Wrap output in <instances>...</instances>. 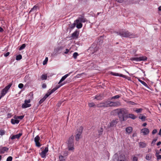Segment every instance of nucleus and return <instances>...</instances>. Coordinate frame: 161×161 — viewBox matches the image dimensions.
Instances as JSON below:
<instances>
[{
    "label": "nucleus",
    "mask_w": 161,
    "mask_h": 161,
    "mask_svg": "<svg viewBox=\"0 0 161 161\" xmlns=\"http://www.w3.org/2000/svg\"><path fill=\"white\" fill-rule=\"evenodd\" d=\"M133 161H137V158L136 157H133Z\"/></svg>",
    "instance_id": "13d9d810"
},
{
    "label": "nucleus",
    "mask_w": 161,
    "mask_h": 161,
    "mask_svg": "<svg viewBox=\"0 0 161 161\" xmlns=\"http://www.w3.org/2000/svg\"><path fill=\"white\" fill-rule=\"evenodd\" d=\"M146 117L144 116H140L139 117L140 119H142V121H145L146 119Z\"/></svg>",
    "instance_id": "58836bf2"
},
{
    "label": "nucleus",
    "mask_w": 161,
    "mask_h": 161,
    "mask_svg": "<svg viewBox=\"0 0 161 161\" xmlns=\"http://www.w3.org/2000/svg\"><path fill=\"white\" fill-rule=\"evenodd\" d=\"M103 98V96L102 94L97 95L95 96V99L97 100H100Z\"/></svg>",
    "instance_id": "412c9836"
},
{
    "label": "nucleus",
    "mask_w": 161,
    "mask_h": 161,
    "mask_svg": "<svg viewBox=\"0 0 161 161\" xmlns=\"http://www.w3.org/2000/svg\"><path fill=\"white\" fill-rule=\"evenodd\" d=\"M52 92L51 91L48 92L47 94H46L45 96H47V97H48L49 95H50V94H51Z\"/></svg>",
    "instance_id": "3c124183"
},
{
    "label": "nucleus",
    "mask_w": 161,
    "mask_h": 161,
    "mask_svg": "<svg viewBox=\"0 0 161 161\" xmlns=\"http://www.w3.org/2000/svg\"><path fill=\"white\" fill-rule=\"evenodd\" d=\"M25 44H23L20 47V48H19V50H21L23 49H24L25 47Z\"/></svg>",
    "instance_id": "e433bc0d"
},
{
    "label": "nucleus",
    "mask_w": 161,
    "mask_h": 161,
    "mask_svg": "<svg viewBox=\"0 0 161 161\" xmlns=\"http://www.w3.org/2000/svg\"><path fill=\"white\" fill-rule=\"evenodd\" d=\"M69 52V50L68 49H66V51L64 52L65 54H67Z\"/></svg>",
    "instance_id": "69168bd1"
},
{
    "label": "nucleus",
    "mask_w": 161,
    "mask_h": 161,
    "mask_svg": "<svg viewBox=\"0 0 161 161\" xmlns=\"http://www.w3.org/2000/svg\"><path fill=\"white\" fill-rule=\"evenodd\" d=\"M117 35H119L122 37L133 38L136 37V36L128 31H122L116 32Z\"/></svg>",
    "instance_id": "f03ea898"
},
{
    "label": "nucleus",
    "mask_w": 161,
    "mask_h": 161,
    "mask_svg": "<svg viewBox=\"0 0 161 161\" xmlns=\"http://www.w3.org/2000/svg\"><path fill=\"white\" fill-rule=\"evenodd\" d=\"M78 19L79 20V22H85L86 21V19L83 17H80L78 18Z\"/></svg>",
    "instance_id": "2f4dec72"
},
{
    "label": "nucleus",
    "mask_w": 161,
    "mask_h": 161,
    "mask_svg": "<svg viewBox=\"0 0 161 161\" xmlns=\"http://www.w3.org/2000/svg\"><path fill=\"white\" fill-rule=\"evenodd\" d=\"M47 97V96H45L41 99L40 100L39 102V104H41L42 103Z\"/></svg>",
    "instance_id": "c756f323"
},
{
    "label": "nucleus",
    "mask_w": 161,
    "mask_h": 161,
    "mask_svg": "<svg viewBox=\"0 0 161 161\" xmlns=\"http://www.w3.org/2000/svg\"><path fill=\"white\" fill-rule=\"evenodd\" d=\"M12 85V84H9L7 86H6L5 87V88L6 90H7V91H8V90L11 87V86Z\"/></svg>",
    "instance_id": "c03bdc74"
},
{
    "label": "nucleus",
    "mask_w": 161,
    "mask_h": 161,
    "mask_svg": "<svg viewBox=\"0 0 161 161\" xmlns=\"http://www.w3.org/2000/svg\"><path fill=\"white\" fill-rule=\"evenodd\" d=\"M12 157L11 156H9L8 157L7 159V161H12Z\"/></svg>",
    "instance_id": "de8ad7c7"
},
{
    "label": "nucleus",
    "mask_w": 161,
    "mask_h": 161,
    "mask_svg": "<svg viewBox=\"0 0 161 161\" xmlns=\"http://www.w3.org/2000/svg\"><path fill=\"white\" fill-rule=\"evenodd\" d=\"M75 23L76 25V27L78 29H80L82 27V24L79 22V19H76L75 21Z\"/></svg>",
    "instance_id": "2eb2a0df"
},
{
    "label": "nucleus",
    "mask_w": 161,
    "mask_h": 161,
    "mask_svg": "<svg viewBox=\"0 0 161 161\" xmlns=\"http://www.w3.org/2000/svg\"><path fill=\"white\" fill-rule=\"evenodd\" d=\"M48 147H46L45 148V149L40 153V155L42 158H44L45 157L46 154L48 152Z\"/></svg>",
    "instance_id": "1a4fd4ad"
},
{
    "label": "nucleus",
    "mask_w": 161,
    "mask_h": 161,
    "mask_svg": "<svg viewBox=\"0 0 161 161\" xmlns=\"http://www.w3.org/2000/svg\"><path fill=\"white\" fill-rule=\"evenodd\" d=\"M147 58L144 56H142L139 58H131L130 60L132 61H144L146 60Z\"/></svg>",
    "instance_id": "0eeeda50"
},
{
    "label": "nucleus",
    "mask_w": 161,
    "mask_h": 161,
    "mask_svg": "<svg viewBox=\"0 0 161 161\" xmlns=\"http://www.w3.org/2000/svg\"><path fill=\"white\" fill-rule=\"evenodd\" d=\"M117 161H126L125 155L123 154L120 155L118 157Z\"/></svg>",
    "instance_id": "9b49d317"
},
{
    "label": "nucleus",
    "mask_w": 161,
    "mask_h": 161,
    "mask_svg": "<svg viewBox=\"0 0 161 161\" xmlns=\"http://www.w3.org/2000/svg\"><path fill=\"white\" fill-rule=\"evenodd\" d=\"M67 144L69 150H73L74 149V136H72L69 138Z\"/></svg>",
    "instance_id": "7ed1b4c3"
},
{
    "label": "nucleus",
    "mask_w": 161,
    "mask_h": 161,
    "mask_svg": "<svg viewBox=\"0 0 161 161\" xmlns=\"http://www.w3.org/2000/svg\"><path fill=\"white\" fill-rule=\"evenodd\" d=\"M128 117L133 119H135L136 118V117L134 114H128Z\"/></svg>",
    "instance_id": "c85d7f7f"
},
{
    "label": "nucleus",
    "mask_w": 161,
    "mask_h": 161,
    "mask_svg": "<svg viewBox=\"0 0 161 161\" xmlns=\"http://www.w3.org/2000/svg\"><path fill=\"white\" fill-rule=\"evenodd\" d=\"M128 103L131 105H134L135 104V103L134 102H130V101L129 102H128Z\"/></svg>",
    "instance_id": "e2e57ef3"
},
{
    "label": "nucleus",
    "mask_w": 161,
    "mask_h": 161,
    "mask_svg": "<svg viewBox=\"0 0 161 161\" xmlns=\"http://www.w3.org/2000/svg\"><path fill=\"white\" fill-rule=\"evenodd\" d=\"M24 115H22L20 116H18L17 117L16 116H14V119H17V118H18L20 119H22L24 118Z\"/></svg>",
    "instance_id": "a19ab883"
},
{
    "label": "nucleus",
    "mask_w": 161,
    "mask_h": 161,
    "mask_svg": "<svg viewBox=\"0 0 161 161\" xmlns=\"http://www.w3.org/2000/svg\"><path fill=\"white\" fill-rule=\"evenodd\" d=\"M62 49V47H59L57 48L54 49V52L56 53L58 52L59 50Z\"/></svg>",
    "instance_id": "7c9ffc66"
},
{
    "label": "nucleus",
    "mask_w": 161,
    "mask_h": 161,
    "mask_svg": "<svg viewBox=\"0 0 161 161\" xmlns=\"http://www.w3.org/2000/svg\"><path fill=\"white\" fill-rule=\"evenodd\" d=\"M8 148L5 147H1L0 148V153H4L5 152H8Z\"/></svg>",
    "instance_id": "ddd939ff"
},
{
    "label": "nucleus",
    "mask_w": 161,
    "mask_h": 161,
    "mask_svg": "<svg viewBox=\"0 0 161 161\" xmlns=\"http://www.w3.org/2000/svg\"><path fill=\"white\" fill-rule=\"evenodd\" d=\"M111 74L115 76H120L123 77H125V75H123L122 74H119L118 73H114L112 72L111 73Z\"/></svg>",
    "instance_id": "b1692460"
},
{
    "label": "nucleus",
    "mask_w": 161,
    "mask_h": 161,
    "mask_svg": "<svg viewBox=\"0 0 161 161\" xmlns=\"http://www.w3.org/2000/svg\"><path fill=\"white\" fill-rule=\"evenodd\" d=\"M31 101V100L30 99L25 100L24 103L22 105V108H25L31 107V105L30 104Z\"/></svg>",
    "instance_id": "423d86ee"
},
{
    "label": "nucleus",
    "mask_w": 161,
    "mask_h": 161,
    "mask_svg": "<svg viewBox=\"0 0 161 161\" xmlns=\"http://www.w3.org/2000/svg\"><path fill=\"white\" fill-rule=\"evenodd\" d=\"M83 131V128L82 127H80L77 130L75 136L76 140L78 141L80 139L81 137V135Z\"/></svg>",
    "instance_id": "39448f33"
},
{
    "label": "nucleus",
    "mask_w": 161,
    "mask_h": 161,
    "mask_svg": "<svg viewBox=\"0 0 161 161\" xmlns=\"http://www.w3.org/2000/svg\"><path fill=\"white\" fill-rule=\"evenodd\" d=\"M161 144V142L159 141L157 143V146H159V145H160Z\"/></svg>",
    "instance_id": "774afa93"
},
{
    "label": "nucleus",
    "mask_w": 161,
    "mask_h": 161,
    "mask_svg": "<svg viewBox=\"0 0 161 161\" xmlns=\"http://www.w3.org/2000/svg\"><path fill=\"white\" fill-rule=\"evenodd\" d=\"M157 132V130L156 129H154L152 131V134H156Z\"/></svg>",
    "instance_id": "603ef678"
},
{
    "label": "nucleus",
    "mask_w": 161,
    "mask_h": 161,
    "mask_svg": "<svg viewBox=\"0 0 161 161\" xmlns=\"http://www.w3.org/2000/svg\"><path fill=\"white\" fill-rule=\"evenodd\" d=\"M126 132L128 134H130L132 131V128L131 127H128L126 129Z\"/></svg>",
    "instance_id": "4be33fe9"
},
{
    "label": "nucleus",
    "mask_w": 161,
    "mask_h": 161,
    "mask_svg": "<svg viewBox=\"0 0 161 161\" xmlns=\"http://www.w3.org/2000/svg\"><path fill=\"white\" fill-rule=\"evenodd\" d=\"M23 84H22V83H20L18 85V87L19 88H22L23 87Z\"/></svg>",
    "instance_id": "09e8293b"
},
{
    "label": "nucleus",
    "mask_w": 161,
    "mask_h": 161,
    "mask_svg": "<svg viewBox=\"0 0 161 161\" xmlns=\"http://www.w3.org/2000/svg\"><path fill=\"white\" fill-rule=\"evenodd\" d=\"M88 105L90 107H94L95 106V104L93 103H89Z\"/></svg>",
    "instance_id": "4c0bfd02"
},
{
    "label": "nucleus",
    "mask_w": 161,
    "mask_h": 161,
    "mask_svg": "<svg viewBox=\"0 0 161 161\" xmlns=\"http://www.w3.org/2000/svg\"><path fill=\"white\" fill-rule=\"evenodd\" d=\"M159 152L157 150V151H156V154H155V155L156 156L158 155H159Z\"/></svg>",
    "instance_id": "0e129e2a"
},
{
    "label": "nucleus",
    "mask_w": 161,
    "mask_h": 161,
    "mask_svg": "<svg viewBox=\"0 0 161 161\" xmlns=\"http://www.w3.org/2000/svg\"><path fill=\"white\" fill-rule=\"evenodd\" d=\"M9 54H10L9 52H8L7 53H6L5 54H4V56L5 57H7L9 55Z\"/></svg>",
    "instance_id": "6e6d98bb"
},
{
    "label": "nucleus",
    "mask_w": 161,
    "mask_h": 161,
    "mask_svg": "<svg viewBox=\"0 0 161 161\" xmlns=\"http://www.w3.org/2000/svg\"><path fill=\"white\" fill-rule=\"evenodd\" d=\"M78 53H77L75 52L74 53L73 55V57L75 59L78 56Z\"/></svg>",
    "instance_id": "49530a36"
},
{
    "label": "nucleus",
    "mask_w": 161,
    "mask_h": 161,
    "mask_svg": "<svg viewBox=\"0 0 161 161\" xmlns=\"http://www.w3.org/2000/svg\"><path fill=\"white\" fill-rule=\"evenodd\" d=\"M22 135V134L21 133H19L18 134L14 135L11 137V139L12 140H13L16 138L19 139Z\"/></svg>",
    "instance_id": "dca6fc26"
},
{
    "label": "nucleus",
    "mask_w": 161,
    "mask_h": 161,
    "mask_svg": "<svg viewBox=\"0 0 161 161\" xmlns=\"http://www.w3.org/2000/svg\"><path fill=\"white\" fill-rule=\"evenodd\" d=\"M22 58L21 55H19L16 57V59L17 60H19L21 59Z\"/></svg>",
    "instance_id": "f704fd0d"
},
{
    "label": "nucleus",
    "mask_w": 161,
    "mask_h": 161,
    "mask_svg": "<svg viewBox=\"0 0 161 161\" xmlns=\"http://www.w3.org/2000/svg\"><path fill=\"white\" fill-rule=\"evenodd\" d=\"M40 139V138L38 136H36L34 139V141L36 143V146L38 147H40L41 145L39 142Z\"/></svg>",
    "instance_id": "9d476101"
},
{
    "label": "nucleus",
    "mask_w": 161,
    "mask_h": 161,
    "mask_svg": "<svg viewBox=\"0 0 161 161\" xmlns=\"http://www.w3.org/2000/svg\"><path fill=\"white\" fill-rule=\"evenodd\" d=\"M97 107L99 108L107 107L106 101L103 103H101L99 104H97Z\"/></svg>",
    "instance_id": "f3484780"
},
{
    "label": "nucleus",
    "mask_w": 161,
    "mask_h": 161,
    "mask_svg": "<svg viewBox=\"0 0 161 161\" xmlns=\"http://www.w3.org/2000/svg\"><path fill=\"white\" fill-rule=\"evenodd\" d=\"M62 102H59L57 104V106L58 107H60L61 104Z\"/></svg>",
    "instance_id": "680f3d73"
},
{
    "label": "nucleus",
    "mask_w": 161,
    "mask_h": 161,
    "mask_svg": "<svg viewBox=\"0 0 161 161\" xmlns=\"http://www.w3.org/2000/svg\"><path fill=\"white\" fill-rule=\"evenodd\" d=\"M37 6H34L30 11V13L32 11H35L36 10V8H37Z\"/></svg>",
    "instance_id": "a18cd8bd"
},
{
    "label": "nucleus",
    "mask_w": 161,
    "mask_h": 161,
    "mask_svg": "<svg viewBox=\"0 0 161 161\" xmlns=\"http://www.w3.org/2000/svg\"><path fill=\"white\" fill-rule=\"evenodd\" d=\"M152 157V154L149 153V154H147L146 156V159L148 160H150Z\"/></svg>",
    "instance_id": "5701e85b"
},
{
    "label": "nucleus",
    "mask_w": 161,
    "mask_h": 161,
    "mask_svg": "<svg viewBox=\"0 0 161 161\" xmlns=\"http://www.w3.org/2000/svg\"><path fill=\"white\" fill-rule=\"evenodd\" d=\"M42 87L43 88H46V87L47 85H46L45 84L43 83L42 85Z\"/></svg>",
    "instance_id": "5fc2aeb1"
},
{
    "label": "nucleus",
    "mask_w": 161,
    "mask_h": 161,
    "mask_svg": "<svg viewBox=\"0 0 161 161\" xmlns=\"http://www.w3.org/2000/svg\"><path fill=\"white\" fill-rule=\"evenodd\" d=\"M70 73L69 74H67L64 75V76L62 77L61 79L59 81V82H58V84L59 85H60L61 83L64 81L70 74Z\"/></svg>",
    "instance_id": "a211bd4d"
},
{
    "label": "nucleus",
    "mask_w": 161,
    "mask_h": 161,
    "mask_svg": "<svg viewBox=\"0 0 161 161\" xmlns=\"http://www.w3.org/2000/svg\"><path fill=\"white\" fill-rule=\"evenodd\" d=\"M67 155H68V152L67 151H65L64 152V153L63 154V155L64 156H66Z\"/></svg>",
    "instance_id": "4d7b16f0"
},
{
    "label": "nucleus",
    "mask_w": 161,
    "mask_h": 161,
    "mask_svg": "<svg viewBox=\"0 0 161 161\" xmlns=\"http://www.w3.org/2000/svg\"><path fill=\"white\" fill-rule=\"evenodd\" d=\"M3 29L1 27H0V32H2L3 31Z\"/></svg>",
    "instance_id": "338daca9"
},
{
    "label": "nucleus",
    "mask_w": 161,
    "mask_h": 161,
    "mask_svg": "<svg viewBox=\"0 0 161 161\" xmlns=\"http://www.w3.org/2000/svg\"><path fill=\"white\" fill-rule=\"evenodd\" d=\"M8 91L6 90L5 88L3 89L1 92V96L0 97V99L1 98L4 96L5 94L7 93Z\"/></svg>",
    "instance_id": "aec40b11"
},
{
    "label": "nucleus",
    "mask_w": 161,
    "mask_h": 161,
    "mask_svg": "<svg viewBox=\"0 0 161 161\" xmlns=\"http://www.w3.org/2000/svg\"><path fill=\"white\" fill-rule=\"evenodd\" d=\"M76 25V23H75V22L72 24L71 25L70 27L71 28H74L75 27V25Z\"/></svg>",
    "instance_id": "864d4df0"
},
{
    "label": "nucleus",
    "mask_w": 161,
    "mask_h": 161,
    "mask_svg": "<svg viewBox=\"0 0 161 161\" xmlns=\"http://www.w3.org/2000/svg\"><path fill=\"white\" fill-rule=\"evenodd\" d=\"M118 3H121L123 2L124 0H115Z\"/></svg>",
    "instance_id": "052dcab7"
},
{
    "label": "nucleus",
    "mask_w": 161,
    "mask_h": 161,
    "mask_svg": "<svg viewBox=\"0 0 161 161\" xmlns=\"http://www.w3.org/2000/svg\"><path fill=\"white\" fill-rule=\"evenodd\" d=\"M65 82H64L63 83H62L61 84H60V85H58V86H56V87L53 88V89H52L51 91L53 93L54 91H55L56 90L58 89L59 88L60 86H61L63 85L64 84H65Z\"/></svg>",
    "instance_id": "6ab92c4d"
},
{
    "label": "nucleus",
    "mask_w": 161,
    "mask_h": 161,
    "mask_svg": "<svg viewBox=\"0 0 161 161\" xmlns=\"http://www.w3.org/2000/svg\"><path fill=\"white\" fill-rule=\"evenodd\" d=\"M11 122L13 124H18L19 122V121L16 119H11Z\"/></svg>",
    "instance_id": "393cba45"
},
{
    "label": "nucleus",
    "mask_w": 161,
    "mask_h": 161,
    "mask_svg": "<svg viewBox=\"0 0 161 161\" xmlns=\"http://www.w3.org/2000/svg\"><path fill=\"white\" fill-rule=\"evenodd\" d=\"M79 34V33L78 31H75L72 34L71 37L73 39H77L78 37Z\"/></svg>",
    "instance_id": "4468645a"
},
{
    "label": "nucleus",
    "mask_w": 161,
    "mask_h": 161,
    "mask_svg": "<svg viewBox=\"0 0 161 161\" xmlns=\"http://www.w3.org/2000/svg\"><path fill=\"white\" fill-rule=\"evenodd\" d=\"M157 140V139H154L152 142V144L154 143Z\"/></svg>",
    "instance_id": "bf43d9fd"
},
{
    "label": "nucleus",
    "mask_w": 161,
    "mask_h": 161,
    "mask_svg": "<svg viewBox=\"0 0 161 161\" xmlns=\"http://www.w3.org/2000/svg\"><path fill=\"white\" fill-rule=\"evenodd\" d=\"M139 145L140 147L142 148H144L146 147L147 144L146 143L143 142H140L139 143Z\"/></svg>",
    "instance_id": "bb28decb"
},
{
    "label": "nucleus",
    "mask_w": 161,
    "mask_h": 161,
    "mask_svg": "<svg viewBox=\"0 0 161 161\" xmlns=\"http://www.w3.org/2000/svg\"><path fill=\"white\" fill-rule=\"evenodd\" d=\"M59 161H65L64 157L62 155H60L59 156Z\"/></svg>",
    "instance_id": "72a5a7b5"
},
{
    "label": "nucleus",
    "mask_w": 161,
    "mask_h": 161,
    "mask_svg": "<svg viewBox=\"0 0 161 161\" xmlns=\"http://www.w3.org/2000/svg\"><path fill=\"white\" fill-rule=\"evenodd\" d=\"M107 106L108 107H118L121 105L119 101L112 102L106 101Z\"/></svg>",
    "instance_id": "20e7f679"
},
{
    "label": "nucleus",
    "mask_w": 161,
    "mask_h": 161,
    "mask_svg": "<svg viewBox=\"0 0 161 161\" xmlns=\"http://www.w3.org/2000/svg\"><path fill=\"white\" fill-rule=\"evenodd\" d=\"M139 81L144 86H147V84L144 81H143L140 79H139Z\"/></svg>",
    "instance_id": "ea45409f"
},
{
    "label": "nucleus",
    "mask_w": 161,
    "mask_h": 161,
    "mask_svg": "<svg viewBox=\"0 0 161 161\" xmlns=\"http://www.w3.org/2000/svg\"><path fill=\"white\" fill-rule=\"evenodd\" d=\"M156 156L157 157V159L158 160L160 159H161V155L159 154Z\"/></svg>",
    "instance_id": "8fccbe9b"
},
{
    "label": "nucleus",
    "mask_w": 161,
    "mask_h": 161,
    "mask_svg": "<svg viewBox=\"0 0 161 161\" xmlns=\"http://www.w3.org/2000/svg\"><path fill=\"white\" fill-rule=\"evenodd\" d=\"M128 110L124 108H117L113 110L111 112V114L118 115L119 120L121 121H123L126 119L128 116Z\"/></svg>",
    "instance_id": "f257e3e1"
},
{
    "label": "nucleus",
    "mask_w": 161,
    "mask_h": 161,
    "mask_svg": "<svg viewBox=\"0 0 161 161\" xmlns=\"http://www.w3.org/2000/svg\"><path fill=\"white\" fill-rule=\"evenodd\" d=\"M5 133V131L3 130H0V135L1 136H2L4 135Z\"/></svg>",
    "instance_id": "37998d69"
},
{
    "label": "nucleus",
    "mask_w": 161,
    "mask_h": 161,
    "mask_svg": "<svg viewBox=\"0 0 161 161\" xmlns=\"http://www.w3.org/2000/svg\"><path fill=\"white\" fill-rule=\"evenodd\" d=\"M141 132L142 133L143 135H147L149 133V130L148 129L145 128L142 129Z\"/></svg>",
    "instance_id": "f8f14e48"
},
{
    "label": "nucleus",
    "mask_w": 161,
    "mask_h": 161,
    "mask_svg": "<svg viewBox=\"0 0 161 161\" xmlns=\"http://www.w3.org/2000/svg\"><path fill=\"white\" fill-rule=\"evenodd\" d=\"M120 97V96L119 95H116L111 97V99L113 100L115 99H118Z\"/></svg>",
    "instance_id": "473e14b6"
},
{
    "label": "nucleus",
    "mask_w": 161,
    "mask_h": 161,
    "mask_svg": "<svg viewBox=\"0 0 161 161\" xmlns=\"http://www.w3.org/2000/svg\"><path fill=\"white\" fill-rule=\"evenodd\" d=\"M118 122L119 120L118 119H115L112 120L108 125V127H110L115 126Z\"/></svg>",
    "instance_id": "6e6552de"
},
{
    "label": "nucleus",
    "mask_w": 161,
    "mask_h": 161,
    "mask_svg": "<svg viewBox=\"0 0 161 161\" xmlns=\"http://www.w3.org/2000/svg\"><path fill=\"white\" fill-rule=\"evenodd\" d=\"M103 128L101 127L98 130V135L99 136H101L102 135L103 133Z\"/></svg>",
    "instance_id": "a878e982"
},
{
    "label": "nucleus",
    "mask_w": 161,
    "mask_h": 161,
    "mask_svg": "<svg viewBox=\"0 0 161 161\" xmlns=\"http://www.w3.org/2000/svg\"><path fill=\"white\" fill-rule=\"evenodd\" d=\"M47 78V76L46 75H42L41 79L42 80H46Z\"/></svg>",
    "instance_id": "c9c22d12"
},
{
    "label": "nucleus",
    "mask_w": 161,
    "mask_h": 161,
    "mask_svg": "<svg viewBox=\"0 0 161 161\" xmlns=\"http://www.w3.org/2000/svg\"><path fill=\"white\" fill-rule=\"evenodd\" d=\"M142 110L143 109L142 108H136L134 109V111L137 113H141Z\"/></svg>",
    "instance_id": "cd10ccee"
},
{
    "label": "nucleus",
    "mask_w": 161,
    "mask_h": 161,
    "mask_svg": "<svg viewBox=\"0 0 161 161\" xmlns=\"http://www.w3.org/2000/svg\"><path fill=\"white\" fill-rule=\"evenodd\" d=\"M48 60V58L46 57L45 58V60L43 61V65H44L46 64H47V62Z\"/></svg>",
    "instance_id": "79ce46f5"
}]
</instances>
